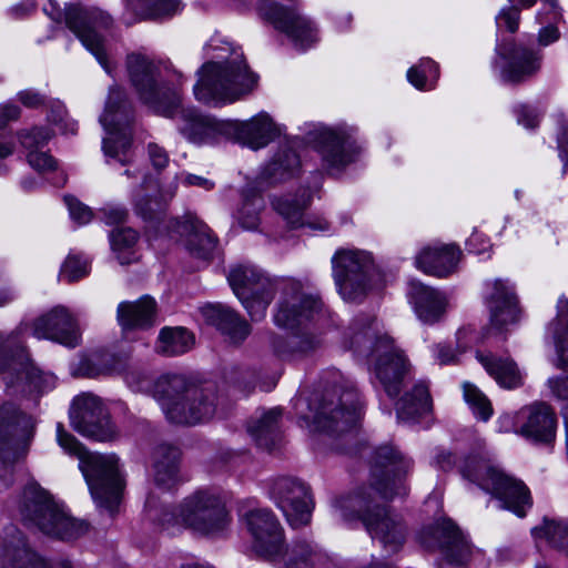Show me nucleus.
Listing matches in <instances>:
<instances>
[{
	"label": "nucleus",
	"instance_id": "nucleus-29",
	"mask_svg": "<svg viewBox=\"0 0 568 568\" xmlns=\"http://www.w3.org/2000/svg\"><path fill=\"white\" fill-rule=\"evenodd\" d=\"M270 346L281 361L300 363L312 358L323 347V339L318 334L308 331L287 336L272 333Z\"/></svg>",
	"mask_w": 568,
	"mask_h": 568
},
{
	"label": "nucleus",
	"instance_id": "nucleus-32",
	"mask_svg": "<svg viewBox=\"0 0 568 568\" xmlns=\"http://www.w3.org/2000/svg\"><path fill=\"white\" fill-rule=\"evenodd\" d=\"M179 232L184 237L185 247L192 256L203 261L213 256L217 239L196 215H184L183 221L179 223Z\"/></svg>",
	"mask_w": 568,
	"mask_h": 568
},
{
	"label": "nucleus",
	"instance_id": "nucleus-59",
	"mask_svg": "<svg viewBox=\"0 0 568 568\" xmlns=\"http://www.w3.org/2000/svg\"><path fill=\"white\" fill-rule=\"evenodd\" d=\"M27 160L38 172L51 171L57 166L55 160L47 152L30 151L27 153Z\"/></svg>",
	"mask_w": 568,
	"mask_h": 568
},
{
	"label": "nucleus",
	"instance_id": "nucleus-33",
	"mask_svg": "<svg viewBox=\"0 0 568 568\" xmlns=\"http://www.w3.org/2000/svg\"><path fill=\"white\" fill-rule=\"evenodd\" d=\"M181 450L178 446L163 443L153 452V479L162 490H171L181 481Z\"/></svg>",
	"mask_w": 568,
	"mask_h": 568
},
{
	"label": "nucleus",
	"instance_id": "nucleus-15",
	"mask_svg": "<svg viewBox=\"0 0 568 568\" xmlns=\"http://www.w3.org/2000/svg\"><path fill=\"white\" fill-rule=\"evenodd\" d=\"M126 384L135 392L150 394L161 406L169 419V409L180 407L193 382L181 374H164L153 379L138 369L126 371Z\"/></svg>",
	"mask_w": 568,
	"mask_h": 568
},
{
	"label": "nucleus",
	"instance_id": "nucleus-54",
	"mask_svg": "<svg viewBox=\"0 0 568 568\" xmlns=\"http://www.w3.org/2000/svg\"><path fill=\"white\" fill-rule=\"evenodd\" d=\"M49 108L48 120L58 125L62 133L74 134L77 132V123L68 118L67 110L60 101H51Z\"/></svg>",
	"mask_w": 568,
	"mask_h": 568
},
{
	"label": "nucleus",
	"instance_id": "nucleus-37",
	"mask_svg": "<svg viewBox=\"0 0 568 568\" xmlns=\"http://www.w3.org/2000/svg\"><path fill=\"white\" fill-rule=\"evenodd\" d=\"M116 318L123 329L149 328L155 323L156 302L148 295L135 302H122L118 306Z\"/></svg>",
	"mask_w": 568,
	"mask_h": 568
},
{
	"label": "nucleus",
	"instance_id": "nucleus-9",
	"mask_svg": "<svg viewBox=\"0 0 568 568\" xmlns=\"http://www.w3.org/2000/svg\"><path fill=\"white\" fill-rule=\"evenodd\" d=\"M126 70L143 103L158 114H173L179 93L162 79L160 65L154 60L142 53H131L126 57Z\"/></svg>",
	"mask_w": 568,
	"mask_h": 568
},
{
	"label": "nucleus",
	"instance_id": "nucleus-55",
	"mask_svg": "<svg viewBox=\"0 0 568 568\" xmlns=\"http://www.w3.org/2000/svg\"><path fill=\"white\" fill-rule=\"evenodd\" d=\"M427 73L438 77V65L430 59L423 60L418 67H412L407 71V79L415 88L423 90L426 88Z\"/></svg>",
	"mask_w": 568,
	"mask_h": 568
},
{
	"label": "nucleus",
	"instance_id": "nucleus-21",
	"mask_svg": "<svg viewBox=\"0 0 568 568\" xmlns=\"http://www.w3.org/2000/svg\"><path fill=\"white\" fill-rule=\"evenodd\" d=\"M322 308L320 298L306 294L300 282L286 284L274 315L278 327L295 328L311 321Z\"/></svg>",
	"mask_w": 568,
	"mask_h": 568
},
{
	"label": "nucleus",
	"instance_id": "nucleus-20",
	"mask_svg": "<svg viewBox=\"0 0 568 568\" xmlns=\"http://www.w3.org/2000/svg\"><path fill=\"white\" fill-rule=\"evenodd\" d=\"M308 139L321 155L323 166L329 174L341 172L354 161V141L342 129L321 126L310 132Z\"/></svg>",
	"mask_w": 568,
	"mask_h": 568
},
{
	"label": "nucleus",
	"instance_id": "nucleus-48",
	"mask_svg": "<svg viewBox=\"0 0 568 568\" xmlns=\"http://www.w3.org/2000/svg\"><path fill=\"white\" fill-rule=\"evenodd\" d=\"M138 239V233L130 227L116 229L111 233V247L122 265L130 264L135 260L133 247Z\"/></svg>",
	"mask_w": 568,
	"mask_h": 568
},
{
	"label": "nucleus",
	"instance_id": "nucleus-2",
	"mask_svg": "<svg viewBox=\"0 0 568 568\" xmlns=\"http://www.w3.org/2000/svg\"><path fill=\"white\" fill-rule=\"evenodd\" d=\"M230 51L227 57L217 55L220 61H210L199 70L194 84L195 99L204 104L223 105L235 102L251 93L257 77L250 71L243 52L234 47H221Z\"/></svg>",
	"mask_w": 568,
	"mask_h": 568
},
{
	"label": "nucleus",
	"instance_id": "nucleus-53",
	"mask_svg": "<svg viewBox=\"0 0 568 568\" xmlns=\"http://www.w3.org/2000/svg\"><path fill=\"white\" fill-rule=\"evenodd\" d=\"M89 273V262L77 255H69L63 263L60 275L69 283L75 282Z\"/></svg>",
	"mask_w": 568,
	"mask_h": 568
},
{
	"label": "nucleus",
	"instance_id": "nucleus-63",
	"mask_svg": "<svg viewBox=\"0 0 568 568\" xmlns=\"http://www.w3.org/2000/svg\"><path fill=\"white\" fill-rule=\"evenodd\" d=\"M103 219L106 224L122 223L128 217V211L121 205H108L102 209Z\"/></svg>",
	"mask_w": 568,
	"mask_h": 568
},
{
	"label": "nucleus",
	"instance_id": "nucleus-60",
	"mask_svg": "<svg viewBox=\"0 0 568 568\" xmlns=\"http://www.w3.org/2000/svg\"><path fill=\"white\" fill-rule=\"evenodd\" d=\"M520 19V8L517 6H510L508 8L503 9L497 16V24L505 26L508 31L511 33L518 30Z\"/></svg>",
	"mask_w": 568,
	"mask_h": 568
},
{
	"label": "nucleus",
	"instance_id": "nucleus-38",
	"mask_svg": "<svg viewBox=\"0 0 568 568\" xmlns=\"http://www.w3.org/2000/svg\"><path fill=\"white\" fill-rule=\"evenodd\" d=\"M301 168L300 155L290 142H285L261 172V180L276 184L293 178Z\"/></svg>",
	"mask_w": 568,
	"mask_h": 568
},
{
	"label": "nucleus",
	"instance_id": "nucleus-1",
	"mask_svg": "<svg viewBox=\"0 0 568 568\" xmlns=\"http://www.w3.org/2000/svg\"><path fill=\"white\" fill-rule=\"evenodd\" d=\"M371 463V486L336 499L334 508L344 520L361 519L373 539L386 550L396 552L405 542L406 525L398 514L377 504L376 497L389 500L406 495L403 478L413 467V462L394 446L385 444L374 450Z\"/></svg>",
	"mask_w": 568,
	"mask_h": 568
},
{
	"label": "nucleus",
	"instance_id": "nucleus-47",
	"mask_svg": "<svg viewBox=\"0 0 568 568\" xmlns=\"http://www.w3.org/2000/svg\"><path fill=\"white\" fill-rule=\"evenodd\" d=\"M173 197V193L164 196H150L148 194H136L134 197L135 213L148 222H161L164 215L168 200Z\"/></svg>",
	"mask_w": 568,
	"mask_h": 568
},
{
	"label": "nucleus",
	"instance_id": "nucleus-64",
	"mask_svg": "<svg viewBox=\"0 0 568 568\" xmlns=\"http://www.w3.org/2000/svg\"><path fill=\"white\" fill-rule=\"evenodd\" d=\"M517 120H518L519 124H521L528 129H534L539 123V118H538L537 112L534 109L525 106V105L518 108Z\"/></svg>",
	"mask_w": 568,
	"mask_h": 568
},
{
	"label": "nucleus",
	"instance_id": "nucleus-57",
	"mask_svg": "<svg viewBox=\"0 0 568 568\" xmlns=\"http://www.w3.org/2000/svg\"><path fill=\"white\" fill-rule=\"evenodd\" d=\"M555 121L559 156L564 162V171H568V119L562 113H558L555 115Z\"/></svg>",
	"mask_w": 568,
	"mask_h": 568
},
{
	"label": "nucleus",
	"instance_id": "nucleus-17",
	"mask_svg": "<svg viewBox=\"0 0 568 568\" xmlns=\"http://www.w3.org/2000/svg\"><path fill=\"white\" fill-rule=\"evenodd\" d=\"M270 496L293 528L310 524L313 500L310 487L298 478L283 476L272 480Z\"/></svg>",
	"mask_w": 568,
	"mask_h": 568
},
{
	"label": "nucleus",
	"instance_id": "nucleus-35",
	"mask_svg": "<svg viewBox=\"0 0 568 568\" xmlns=\"http://www.w3.org/2000/svg\"><path fill=\"white\" fill-rule=\"evenodd\" d=\"M202 314L209 324L215 326L233 344H241L251 333L250 324L222 304L207 305Z\"/></svg>",
	"mask_w": 568,
	"mask_h": 568
},
{
	"label": "nucleus",
	"instance_id": "nucleus-18",
	"mask_svg": "<svg viewBox=\"0 0 568 568\" xmlns=\"http://www.w3.org/2000/svg\"><path fill=\"white\" fill-rule=\"evenodd\" d=\"M70 422L79 434L99 442L115 436V428L101 399L92 394L77 396L71 405Z\"/></svg>",
	"mask_w": 568,
	"mask_h": 568
},
{
	"label": "nucleus",
	"instance_id": "nucleus-16",
	"mask_svg": "<svg viewBox=\"0 0 568 568\" xmlns=\"http://www.w3.org/2000/svg\"><path fill=\"white\" fill-rule=\"evenodd\" d=\"M34 420L14 404L0 402V459L12 464L23 456L34 434Z\"/></svg>",
	"mask_w": 568,
	"mask_h": 568
},
{
	"label": "nucleus",
	"instance_id": "nucleus-27",
	"mask_svg": "<svg viewBox=\"0 0 568 568\" xmlns=\"http://www.w3.org/2000/svg\"><path fill=\"white\" fill-rule=\"evenodd\" d=\"M33 336L51 339L68 347H75L80 342V332L73 316L62 306L53 307L34 320Z\"/></svg>",
	"mask_w": 568,
	"mask_h": 568
},
{
	"label": "nucleus",
	"instance_id": "nucleus-50",
	"mask_svg": "<svg viewBox=\"0 0 568 568\" xmlns=\"http://www.w3.org/2000/svg\"><path fill=\"white\" fill-rule=\"evenodd\" d=\"M374 318L367 315L356 317L348 328L347 338L349 347L359 352L366 344H371L373 334L371 333Z\"/></svg>",
	"mask_w": 568,
	"mask_h": 568
},
{
	"label": "nucleus",
	"instance_id": "nucleus-26",
	"mask_svg": "<svg viewBox=\"0 0 568 568\" xmlns=\"http://www.w3.org/2000/svg\"><path fill=\"white\" fill-rule=\"evenodd\" d=\"M498 57L505 60L501 78L506 82L519 83L535 75L540 69L541 54L519 42H506L496 48Z\"/></svg>",
	"mask_w": 568,
	"mask_h": 568
},
{
	"label": "nucleus",
	"instance_id": "nucleus-28",
	"mask_svg": "<svg viewBox=\"0 0 568 568\" xmlns=\"http://www.w3.org/2000/svg\"><path fill=\"white\" fill-rule=\"evenodd\" d=\"M484 302L489 311L490 325L501 331L519 318L518 300L514 288L503 280L486 283Z\"/></svg>",
	"mask_w": 568,
	"mask_h": 568
},
{
	"label": "nucleus",
	"instance_id": "nucleus-52",
	"mask_svg": "<svg viewBox=\"0 0 568 568\" xmlns=\"http://www.w3.org/2000/svg\"><path fill=\"white\" fill-rule=\"evenodd\" d=\"M21 145L28 151H39L43 148L52 136L51 130L48 128H33L24 130L18 134Z\"/></svg>",
	"mask_w": 568,
	"mask_h": 568
},
{
	"label": "nucleus",
	"instance_id": "nucleus-31",
	"mask_svg": "<svg viewBox=\"0 0 568 568\" xmlns=\"http://www.w3.org/2000/svg\"><path fill=\"white\" fill-rule=\"evenodd\" d=\"M237 142L252 150H260L266 146L275 136L280 135L281 129L273 122L267 113H260L248 121L229 124Z\"/></svg>",
	"mask_w": 568,
	"mask_h": 568
},
{
	"label": "nucleus",
	"instance_id": "nucleus-42",
	"mask_svg": "<svg viewBox=\"0 0 568 568\" xmlns=\"http://www.w3.org/2000/svg\"><path fill=\"white\" fill-rule=\"evenodd\" d=\"M477 358L500 386L515 388L521 385L520 372L513 359L483 354H478Z\"/></svg>",
	"mask_w": 568,
	"mask_h": 568
},
{
	"label": "nucleus",
	"instance_id": "nucleus-40",
	"mask_svg": "<svg viewBox=\"0 0 568 568\" xmlns=\"http://www.w3.org/2000/svg\"><path fill=\"white\" fill-rule=\"evenodd\" d=\"M311 201L310 189L301 187L294 195L286 194L274 197L272 206L291 229H297L303 224V216Z\"/></svg>",
	"mask_w": 568,
	"mask_h": 568
},
{
	"label": "nucleus",
	"instance_id": "nucleus-11",
	"mask_svg": "<svg viewBox=\"0 0 568 568\" xmlns=\"http://www.w3.org/2000/svg\"><path fill=\"white\" fill-rule=\"evenodd\" d=\"M43 11L53 21L65 19L69 29L77 36L81 43L97 58L102 68L110 74L112 68L108 60L103 38L98 33L99 28H109L112 18L98 10L87 9L80 6H70L62 10L54 0H49Z\"/></svg>",
	"mask_w": 568,
	"mask_h": 568
},
{
	"label": "nucleus",
	"instance_id": "nucleus-56",
	"mask_svg": "<svg viewBox=\"0 0 568 568\" xmlns=\"http://www.w3.org/2000/svg\"><path fill=\"white\" fill-rule=\"evenodd\" d=\"M98 369L97 374H120L126 368L125 359L115 354L105 353L97 358ZM92 376L95 373L91 374Z\"/></svg>",
	"mask_w": 568,
	"mask_h": 568
},
{
	"label": "nucleus",
	"instance_id": "nucleus-19",
	"mask_svg": "<svg viewBox=\"0 0 568 568\" xmlns=\"http://www.w3.org/2000/svg\"><path fill=\"white\" fill-rule=\"evenodd\" d=\"M376 354L374 375L388 397L400 393L403 382L409 372V363L404 353L394 346L389 336H382L374 345Z\"/></svg>",
	"mask_w": 568,
	"mask_h": 568
},
{
	"label": "nucleus",
	"instance_id": "nucleus-3",
	"mask_svg": "<svg viewBox=\"0 0 568 568\" xmlns=\"http://www.w3.org/2000/svg\"><path fill=\"white\" fill-rule=\"evenodd\" d=\"M57 440L64 452L80 459V468L97 505L113 514L124 490V479L119 470L118 457L114 454L87 452L60 423L57 425Z\"/></svg>",
	"mask_w": 568,
	"mask_h": 568
},
{
	"label": "nucleus",
	"instance_id": "nucleus-12",
	"mask_svg": "<svg viewBox=\"0 0 568 568\" xmlns=\"http://www.w3.org/2000/svg\"><path fill=\"white\" fill-rule=\"evenodd\" d=\"M132 121V108L126 101L123 89L112 87L109 91L105 109L100 116V122L108 132L103 139V151L106 156L118 159L121 164L130 162L128 152L131 146V133L129 131Z\"/></svg>",
	"mask_w": 568,
	"mask_h": 568
},
{
	"label": "nucleus",
	"instance_id": "nucleus-6",
	"mask_svg": "<svg viewBox=\"0 0 568 568\" xmlns=\"http://www.w3.org/2000/svg\"><path fill=\"white\" fill-rule=\"evenodd\" d=\"M463 477L497 498L501 507L524 517L531 506L527 486L505 474L490 458L488 452L479 449L465 456L459 464Z\"/></svg>",
	"mask_w": 568,
	"mask_h": 568
},
{
	"label": "nucleus",
	"instance_id": "nucleus-7",
	"mask_svg": "<svg viewBox=\"0 0 568 568\" xmlns=\"http://www.w3.org/2000/svg\"><path fill=\"white\" fill-rule=\"evenodd\" d=\"M21 521L45 535L70 540L88 531V524L68 516L50 494L36 483L28 484L17 500Z\"/></svg>",
	"mask_w": 568,
	"mask_h": 568
},
{
	"label": "nucleus",
	"instance_id": "nucleus-45",
	"mask_svg": "<svg viewBox=\"0 0 568 568\" xmlns=\"http://www.w3.org/2000/svg\"><path fill=\"white\" fill-rule=\"evenodd\" d=\"M286 568H315L323 560L322 551L306 539H296L286 549Z\"/></svg>",
	"mask_w": 568,
	"mask_h": 568
},
{
	"label": "nucleus",
	"instance_id": "nucleus-46",
	"mask_svg": "<svg viewBox=\"0 0 568 568\" xmlns=\"http://www.w3.org/2000/svg\"><path fill=\"white\" fill-rule=\"evenodd\" d=\"M536 540H545L547 544L565 552L568 556V523L562 520L545 519L541 526L532 529Z\"/></svg>",
	"mask_w": 568,
	"mask_h": 568
},
{
	"label": "nucleus",
	"instance_id": "nucleus-23",
	"mask_svg": "<svg viewBox=\"0 0 568 568\" xmlns=\"http://www.w3.org/2000/svg\"><path fill=\"white\" fill-rule=\"evenodd\" d=\"M244 519L254 538L256 554L270 559L282 555L284 531L278 519L270 509H251L245 513Z\"/></svg>",
	"mask_w": 568,
	"mask_h": 568
},
{
	"label": "nucleus",
	"instance_id": "nucleus-10",
	"mask_svg": "<svg viewBox=\"0 0 568 568\" xmlns=\"http://www.w3.org/2000/svg\"><path fill=\"white\" fill-rule=\"evenodd\" d=\"M0 373L6 387L14 392L42 393L53 386V377L30 362L18 332L0 333Z\"/></svg>",
	"mask_w": 568,
	"mask_h": 568
},
{
	"label": "nucleus",
	"instance_id": "nucleus-44",
	"mask_svg": "<svg viewBox=\"0 0 568 568\" xmlns=\"http://www.w3.org/2000/svg\"><path fill=\"white\" fill-rule=\"evenodd\" d=\"M194 344V336L184 327H164L161 329L156 351L165 356H176L189 352Z\"/></svg>",
	"mask_w": 568,
	"mask_h": 568
},
{
	"label": "nucleus",
	"instance_id": "nucleus-39",
	"mask_svg": "<svg viewBox=\"0 0 568 568\" xmlns=\"http://www.w3.org/2000/svg\"><path fill=\"white\" fill-rule=\"evenodd\" d=\"M433 402L428 384L419 381L396 402V415L400 422H412L432 410Z\"/></svg>",
	"mask_w": 568,
	"mask_h": 568
},
{
	"label": "nucleus",
	"instance_id": "nucleus-62",
	"mask_svg": "<svg viewBox=\"0 0 568 568\" xmlns=\"http://www.w3.org/2000/svg\"><path fill=\"white\" fill-rule=\"evenodd\" d=\"M149 159L155 170H162L169 164V154L164 148L156 143L148 144Z\"/></svg>",
	"mask_w": 568,
	"mask_h": 568
},
{
	"label": "nucleus",
	"instance_id": "nucleus-4",
	"mask_svg": "<svg viewBox=\"0 0 568 568\" xmlns=\"http://www.w3.org/2000/svg\"><path fill=\"white\" fill-rule=\"evenodd\" d=\"M149 515L163 529L184 526L205 537L223 535L231 524L225 503L220 495L206 489L186 496L178 507L162 508L159 515H153L149 509Z\"/></svg>",
	"mask_w": 568,
	"mask_h": 568
},
{
	"label": "nucleus",
	"instance_id": "nucleus-36",
	"mask_svg": "<svg viewBox=\"0 0 568 568\" xmlns=\"http://www.w3.org/2000/svg\"><path fill=\"white\" fill-rule=\"evenodd\" d=\"M408 296L418 318L424 323L433 324L440 320L446 308L445 296L418 281L409 283Z\"/></svg>",
	"mask_w": 568,
	"mask_h": 568
},
{
	"label": "nucleus",
	"instance_id": "nucleus-25",
	"mask_svg": "<svg viewBox=\"0 0 568 568\" xmlns=\"http://www.w3.org/2000/svg\"><path fill=\"white\" fill-rule=\"evenodd\" d=\"M514 428L528 440L548 444L556 437L557 417L550 405L534 403L517 413Z\"/></svg>",
	"mask_w": 568,
	"mask_h": 568
},
{
	"label": "nucleus",
	"instance_id": "nucleus-5",
	"mask_svg": "<svg viewBox=\"0 0 568 568\" xmlns=\"http://www.w3.org/2000/svg\"><path fill=\"white\" fill-rule=\"evenodd\" d=\"M362 417L359 394L353 381L337 375L321 398L310 404L304 419L313 432L343 435L357 428Z\"/></svg>",
	"mask_w": 568,
	"mask_h": 568
},
{
	"label": "nucleus",
	"instance_id": "nucleus-41",
	"mask_svg": "<svg viewBox=\"0 0 568 568\" xmlns=\"http://www.w3.org/2000/svg\"><path fill=\"white\" fill-rule=\"evenodd\" d=\"M281 417L282 409L275 407L248 424L247 430L258 447L271 450L280 440Z\"/></svg>",
	"mask_w": 568,
	"mask_h": 568
},
{
	"label": "nucleus",
	"instance_id": "nucleus-43",
	"mask_svg": "<svg viewBox=\"0 0 568 568\" xmlns=\"http://www.w3.org/2000/svg\"><path fill=\"white\" fill-rule=\"evenodd\" d=\"M126 10L136 19H163L182 10L180 0H124Z\"/></svg>",
	"mask_w": 568,
	"mask_h": 568
},
{
	"label": "nucleus",
	"instance_id": "nucleus-49",
	"mask_svg": "<svg viewBox=\"0 0 568 568\" xmlns=\"http://www.w3.org/2000/svg\"><path fill=\"white\" fill-rule=\"evenodd\" d=\"M264 206L260 195L244 196L237 212L236 220L244 230H255L260 224V213Z\"/></svg>",
	"mask_w": 568,
	"mask_h": 568
},
{
	"label": "nucleus",
	"instance_id": "nucleus-58",
	"mask_svg": "<svg viewBox=\"0 0 568 568\" xmlns=\"http://www.w3.org/2000/svg\"><path fill=\"white\" fill-rule=\"evenodd\" d=\"M64 202L69 209L71 219L80 225L87 224L92 219V211L89 206L79 202L71 195L64 196Z\"/></svg>",
	"mask_w": 568,
	"mask_h": 568
},
{
	"label": "nucleus",
	"instance_id": "nucleus-22",
	"mask_svg": "<svg viewBox=\"0 0 568 568\" xmlns=\"http://www.w3.org/2000/svg\"><path fill=\"white\" fill-rule=\"evenodd\" d=\"M219 406L217 387L213 383L193 382L180 407L169 409V420L182 425H195L210 420Z\"/></svg>",
	"mask_w": 568,
	"mask_h": 568
},
{
	"label": "nucleus",
	"instance_id": "nucleus-34",
	"mask_svg": "<svg viewBox=\"0 0 568 568\" xmlns=\"http://www.w3.org/2000/svg\"><path fill=\"white\" fill-rule=\"evenodd\" d=\"M462 252L453 244L424 247L416 256V267L426 274L444 277L453 273Z\"/></svg>",
	"mask_w": 568,
	"mask_h": 568
},
{
	"label": "nucleus",
	"instance_id": "nucleus-24",
	"mask_svg": "<svg viewBox=\"0 0 568 568\" xmlns=\"http://www.w3.org/2000/svg\"><path fill=\"white\" fill-rule=\"evenodd\" d=\"M180 103L181 99L179 98L173 114L166 116L175 119L179 132L189 142L194 144L211 143L229 131V123L204 114L195 108H182Z\"/></svg>",
	"mask_w": 568,
	"mask_h": 568
},
{
	"label": "nucleus",
	"instance_id": "nucleus-30",
	"mask_svg": "<svg viewBox=\"0 0 568 568\" xmlns=\"http://www.w3.org/2000/svg\"><path fill=\"white\" fill-rule=\"evenodd\" d=\"M0 565L2 568H52L28 546L24 536L16 527L7 531L0 546Z\"/></svg>",
	"mask_w": 568,
	"mask_h": 568
},
{
	"label": "nucleus",
	"instance_id": "nucleus-61",
	"mask_svg": "<svg viewBox=\"0 0 568 568\" xmlns=\"http://www.w3.org/2000/svg\"><path fill=\"white\" fill-rule=\"evenodd\" d=\"M18 100L28 109H38L47 104V97L33 89H26L18 93Z\"/></svg>",
	"mask_w": 568,
	"mask_h": 568
},
{
	"label": "nucleus",
	"instance_id": "nucleus-8",
	"mask_svg": "<svg viewBox=\"0 0 568 568\" xmlns=\"http://www.w3.org/2000/svg\"><path fill=\"white\" fill-rule=\"evenodd\" d=\"M333 277L342 298L362 302L379 281V272L366 251L341 248L332 257Z\"/></svg>",
	"mask_w": 568,
	"mask_h": 568
},
{
	"label": "nucleus",
	"instance_id": "nucleus-51",
	"mask_svg": "<svg viewBox=\"0 0 568 568\" xmlns=\"http://www.w3.org/2000/svg\"><path fill=\"white\" fill-rule=\"evenodd\" d=\"M464 397L480 419L487 420L490 417L493 412L490 403L477 387L468 383L464 384Z\"/></svg>",
	"mask_w": 568,
	"mask_h": 568
},
{
	"label": "nucleus",
	"instance_id": "nucleus-13",
	"mask_svg": "<svg viewBox=\"0 0 568 568\" xmlns=\"http://www.w3.org/2000/svg\"><path fill=\"white\" fill-rule=\"evenodd\" d=\"M227 281L252 321L264 318L275 294L271 278L254 265L239 264L230 270Z\"/></svg>",
	"mask_w": 568,
	"mask_h": 568
},
{
	"label": "nucleus",
	"instance_id": "nucleus-14",
	"mask_svg": "<svg viewBox=\"0 0 568 568\" xmlns=\"http://www.w3.org/2000/svg\"><path fill=\"white\" fill-rule=\"evenodd\" d=\"M420 545L432 551L439 550L444 560L438 568H464L471 556V547L450 519H442L419 532Z\"/></svg>",
	"mask_w": 568,
	"mask_h": 568
}]
</instances>
